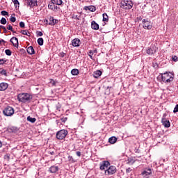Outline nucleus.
I'll return each mask as SVG.
<instances>
[{
	"mask_svg": "<svg viewBox=\"0 0 178 178\" xmlns=\"http://www.w3.org/2000/svg\"><path fill=\"white\" fill-rule=\"evenodd\" d=\"M17 99L19 102H30L33 99V96L28 93H22L17 95Z\"/></svg>",
	"mask_w": 178,
	"mask_h": 178,
	"instance_id": "obj_1",
	"label": "nucleus"
},
{
	"mask_svg": "<svg viewBox=\"0 0 178 178\" xmlns=\"http://www.w3.org/2000/svg\"><path fill=\"white\" fill-rule=\"evenodd\" d=\"M161 80L165 83H170L175 80V75L170 72H166L165 73L162 74Z\"/></svg>",
	"mask_w": 178,
	"mask_h": 178,
	"instance_id": "obj_2",
	"label": "nucleus"
},
{
	"mask_svg": "<svg viewBox=\"0 0 178 178\" xmlns=\"http://www.w3.org/2000/svg\"><path fill=\"white\" fill-rule=\"evenodd\" d=\"M133 1H122L120 3V7L122 8V9H131L133 8Z\"/></svg>",
	"mask_w": 178,
	"mask_h": 178,
	"instance_id": "obj_3",
	"label": "nucleus"
},
{
	"mask_svg": "<svg viewBox=\"0 0 178 178\" xmlns=\"http://www.w3.org/2000/svg\"><path fill=\"white\" fill-rule=\"evenodd\" d=\"M116 166L111 165L108 169H106L104 172V175L106 176H112V175H115L117 172Z\"/></svg>",
	"mask_w": 178,
	"mask_h": 178,
	"instance_id": "obj_4",
	"label": "nucleus"
},
{
	"mask_svg": "<svg viewBox=\"0 0 178 178\" xmlns=\"http://www.w3.org/2000/svg\"><path fill=\"white\" fill-rule=\"evenodd\" d=\"M3 113L5 116H13L15 113V109L13 107L7 106L3 111Z\"/></svg>",
	"mask_w": 178,
	"mask_h": 178,
	"instance_id": "obj_5",
	"label": "nucleus"
},
{
	"mask_svg": "<svg viewBox=\"0 0 178 178\" xmlns=\"http://www.w3.org/2000/svg\"><path fill=\"white\" fill-rule=\"evenodd\" d=\"M67 136V131L65 129L58 131L56 133V137L58 140H63Z\"/></svg>",
	"mask_w": 178,
	"mask_h": 178,
	"instance_id": "obj_6",
	"label": "nucleus"
},
{
	"mask_svg": "<svg viewBox=\"0 0 178 178\" xmlns=\"http://www.w3.org/2000/svg\"><path fill=\"white\" fill-rule=\"evenodd\" d=\"M143 29L145 30H151L152 29V23L148 19H144L142 21Z\"/></svg>",
	"mask_w": 178,
	"mask_h": 178,
	"instance_id": "obj_7",
	"label": "nucleus"
},
{
	"mask_svg": "<svg viewBox=\"0 0 178 178\" xmlns=\"http://www.w3.org/2000/svg\"><path fill=\"white\" fill-rule=\"evenodd\" d=\"M110 165H111V163H109V161H104L102 162V163L100 164L99 169L100 170H105V169H108Z\"/></svg>",
	"mask_w": 178,
	"mask_h": 178,
	"instance_id": "obj_8",
	"label": "nucleus"
},
{
	"mask_svg": "<svg viewBox=\"0 0 178 178\" xmlns=\"http://www.w3.org/2000/svg\"><path fill=\"white\" fill-rule=\"evenodd\" d=\"M10 42H12L13 47H15V48L19 47V40L16 37H13L10 40Z\"/></svg>",
	"mask_w": 178,
	"mask_h": 178,
	"instance_id": "obj_9",
	"label": "nucleus"
},
{
	"mask_svg": "<svg viewBox=\"0 0 178 178\" xmlns=\"http://www.w3.org/2000/svg\"><path fill=\"white\" fill-rule=\"evenodd\" d=\"M156 52V47L155 46H152L147 50V54L148 55H154Z\"/></svg>",
	"mask_w": 178,
	"mask_h": 178,
	"instance_id": "obj_10",
	"label": "nucleus"
},
{
	"mask_svg": "<svg viewBox=\"0 0 178 178\" xmlns=\"http://www.w3.org/2000/svg\"><path fill=\"white\" fill-rule=\"evenodd\" d=\"M161 123L163 124V126H164V127L165 128H168L170 127V122L168 120H166V118H163L161 119Z\"/></svg>",
	"mask_w": 178,
	"mask_h": 178,
	"instance_id": "obj_11",
	"label": "nucleus"
},
{
	"mask_svg": "<svg viewBox=\"0 0 178 178\" xmlns=\"http://www.w3.org/2000/svg\"><path fill=\"white\" fill-rule=\"evenodd\" d=\"M56 4H54V3H52V1H51V3H49L48 5V8L50 9L51 10H54V12L58 10V9H59L58 7H57V6H56Z\"/></svg>",
	"mask_w": 178,
	"mask_h": 178,
	"instance_id": "obj_12",
	"label": "nucleus"
},
{
	"mask_svg": "<svg viewBox=\"0 0 178 178\" xmlns=\"http://www.w3.org/2000/svg\"><path fill=\"white\" fill-rule=\"evenodd\" d=\"M58 23H59V21L58 19H54V17H49V22L48 23L49 26H55V24Z\"/></svg>",
	"mask_w": 178,
	"mask_h": 178,
	"instance_id": "obj_13",
	"label": "nucleus"
},
{
	"mask_svg": "<svg viewBox=\"0 0 178 178\" xmlns=\"http://www.w3.org/2000/svg\"><path fill=\"white\" fill-rule=\"evenodd\" d=\"M151 173H152V171L151 170L150 168H146L143 172H142V175L144 177H148V176H149V175H151Z\"/></svg>",
	"mask_w": 178,
	"mask_h": 178,
	"instance_id": "obj_14",
	"label": "nucleus"
},
{
	"mask_svg": "<svg viewBox=\"0 0 178 178\" xmlns=\"http://www.w3.org/2000/svg\"><path fill=\"white\" fill-rule=\"evenodd\" d=\"M81 44V41L79 38H74L72 41V45L74 47H79Z\"/></svg>",
	"mask_w": 178,
	"mask_h": 178,
	"instance_id": "obj_15",
	"label": "nucleus"
},
{
	"mask_svg": "<svg viewBox=\"0 0 178 178\" xmlns=\"http://www.w3.org/2000/svg\"><path fill=\"white\" fill-rule=\"evenodd\" d=\"M27 5L30 6V8L37 6V0H27Z\"/></svg>",
	"mask_w": 178,
	"mask_h": 178,
	"instance_id": "obj_16",
	"label": "nucleus"
},
{
	"mask_svg": "<svg viewBox=\"0 0 178 178\" xmlns=\"http://www.w3.org/2000/svg\"><path fill=\"white\" fill-rule=\"evenodd\" d=\"M58 170H59V167L55 166V165L51 166L49 169V172L50 173H56V172H58Z\"/></svg>",
	"mask_w": 178,
	"mask_h": 178,
	"instance_id": "obj_17",
	"label": "nucleus"
},
{
	"mask_svg": "<svg viewBox=\"0 0 178 178\" xmlns=\"http://www.w3.org/2000/svg\"><path fill=\"white\" fill-rule=\"evenodd\" d=\"M8 87V85L7 83H0V91H5L6 90H7Z\"/></svg>",
	"mask_w": 178,
	"mask_h": 178,
	"instance_id": "obj_18",
	"label": "nucleus"
},
{
	"mask_svg": "<svg viewBox=\"0 0 178 178\" xmlns=\"http://www.w3.org/2000/svg\"><path fill=\"white\" fill-rule=\"evenodd\" d=\"M84 10H90V12H95V10H97V8L94 6H85Z\"/></svg>",
	"mask_w": 178,
	"mask_h": 178,
	"instance_id": "obj_19",
	"label": "nucleus"
},
{
	"mask_svg": "<svg viewBox=\"0 0 178 178\" xmlns=\"http://www.w3.org/2000/svg\"><path fill=\"white\" fill-rule=\"evenodd\" d=\"M91 27L92 30H98L99 29V25L95 21H92Z\"/></svg>",
	"mask_w": 178,
	"mask_h": 178,
	"instance_id": "obj_20",
	"label": "nucleus"
},
{
	"mask_svg": "<svg viewBox=\"0 0 178 178\" xmlns=\"http://www.w3.org/2000/svg\"><path fill=\"white\" fill-rule=\"evenodd\" d=\"M26 51L29 55H34V54H35V51L34 50L33 46L29 47L26 49Z\"/></svg>",
	"mask_w": 178,
	"mask_h": 178,
	"instance_id": "obj_21",
	"label": "nucleus"
},
{
	"mask_svg": "<svg viewBox=\"0 0 178 178\" xmlns=\"http://www.w3.org/2000/svg\"><path fill=\"white\" fill-rule=\"evenodd\" d=\"M102 72H101L100 70H97L93 73V77H95V79H98V77L102 76Z\"/></svg>",
	"mask_w": 178,
	"mask_h": 178,
	"instance_id": "obj_22",
	"label": "nucleus"
},
{
	"mask_svg": "<svg viewBox=\"0 0 178 178\" xmlns=\"http://www.w3.org/2000/svg\"><path fill=\"white\" fill-rule=\"evenodd\" d=\"M116 141H118V138L115 136H112L108 139V143H110V144H115Z\"/></svg>",
	"mask_w": 178,
	"mask_h": 178,
	"instance_id": "obj_23",
	"label": "nucleus"
},
{
	"mask_svg": "<svg viewBox=\"0 0 178 178\" xmlns=\"http://www.w3.org/2000/svg\"><path fill=\"white\" fill-rule=\"evenodd\" d=\"M51 2L55 5L60 6L62 3H63V1L62 0H51Z\"/></svg>",
	"mask_w": 178,
	"mask_h": 178,
	"instance_id": "obj_24",
	"label": "nucleus"
},
{
	"mask_svg": "<svg viewBox=\"0 0 178 178\" xmlns=\"http://www.w3.org/2000/svg\"><path fill=\"white\" fill-rule=\"evenodd\" d=\"M21 34H23L24 35H27L28 37H30L31 35V33L29 32L28 30H22L20 31Z\"/></svg>",
	"mask_w": 178,
	"mask_h": 178,
	"instance_id": "obj_25",
	"label": "nucleus"
},
{
	"mask_svg": "<svg viewBox=\"0 0 178 178\" xmlns=\"http://www.w3.org/2000/svg\"><path fill=\"white\" fill-rule=\"evenodd\" d=\"M26 120H28V122H30L31 123H35L37 119H35V118H31V116H28Z\"/></svg>",
	"mask_w": 178,
	"mask_h": 178,
	"instance_id": "obj_26",
	"label": "nucleus"
},
{
	"mask_svg": "<svg viewBox=\"0 0 178 178\" xmlns=\"http://www.w3.org/2000/svg\"><path fill=\"white\" fill-rule=\"evenodd\" d=\"M79 72L77 69H73L71 70V74L72 76H77L79 74Z\"/></svg>",
	"mask_w": 178,
	"mask_h": 178,
	"instance_id": "obj_27",
	"label": "nucleus"
},
{
	"mask_svg": "<svg viewBox=\"0 0 178 178\" xmlns=\"http://www.w3.org/2000/svg\"><path fill=\"white\" fill-rule=\"evenodd\" d=\"M103 22H108L109 20V17H108V14L103 13Z\"/></svg>",
	"mask_w": 178,
	"mask_h": 178,
	"instance_id": "obj_28",
	"label": "nucleus"
},
{
	"mask_svg": "<svg viewBox=\"0 0 178 178\" xmlns=\"http://www.w3.org/2000/svg\"><path fill=\"white\" fill-rule=\"evenodd\" d=\"M38 45H40V46L44 45V39L42 38H39L38 39Z\"/></svg>",
	"mask_w": 178,
	"mask_h": 178,
	"instance_id": "obj_29",
	"label": "nucleus"
},
{
	"mask_svg": "<svg viewBox=\"0 0 178 178\" xmlns=\"http://www.w3.org/2000/svg\"><path fill=\"white\" fill-rule=\"evenodd\" d=\"M0 74L3 76H8V73H6V71L3 68H0Z\"/></svg>",
	"mask_w": 178,
	"mask_h": 178,
	"instance_id": "obj_30",
	"label": "nucleus"
},
{
	"mask_svg": "<svg viewBox=\"0 0 178 178\" xmlns=\"http://www.w3.org/2000/svg\"><path fill=\"white\" fill-rule=\"evenodd\" d=\"M7 30H10V31H12V33H16V31H15L13 30V27L12 26V25L9 24L8 26H7Z\"/></svg>",
	"mask_w": 178,
	"mask_h": 178,
	"instance_id": "obj_31",
	"label": "nucleus"
},
{
	"mask_svg": "<svg viewBox=\"0 0 178 178\" xmlns=\"http://www.w3.org/2000/svg\"><path fill=\"white\" fill-rule=\"evenodd\" d=\"M136 162V161L131 158L128 159V163L129 165H134V163Z\"/></svg>",
	"mask_w": 178,
	"mask_h": 178,
	"instance_id": "obj_32",
	"label": "nucleus"
},
{
	"mask_svg": "<svg viewBox=\"0 0 178 178\" xmlns=\"http://www.w3.org/2000/svg\"><path fill=\"white\" fill-rule=\"evenodd\" d=\"M5 54H6L8 56H10V55H12V51H10V49H6V50H5Z\"/></svg>",
	"mask_w": 178,
	"mask_h": 178,
	"instance_id": "obj_33",
	"label": "nucleus"
},
{
	"mask_svg": "<svg viewBox=\"0 0 178 178\" xmlns=\"http://www.w3.org/2000/svg\"><path fill=\"white\" fill-rule=\"evenodd\" d=\"M13 2L14 3L15 8H17V6H19V5H20V3H19L18 0H14Z\"/></svg>",
	"mask_w": 178,
	"mask_h": 178,
	"instance_id": "obj_34",
	"label": "nucleus"
},
{
	"mask_svg": "<svg viewBox=\"0 0 178 178\" xmlns=\"http://www.w3.org/2000/svg\"><path fill=\"white\" fill-rule=\"evenodd\" d=\"M1 15L2 16H8L9 15V13H8L6 10H3V11L1 12Z\"/></svg>",
	"mask_w": 178,
	"mask_h": 178,
	"instance_id": "obj_35",
	"label": "nucleus"
},
{
	"mask_svg": "<svg viewBox=\"0 0 178 178\" xmlns=\"http://www.w3.org/2000/svg\"><path fill=\"white\" fill-rule=\"evenodd\" d=\"M1 24H6V18L2 17L1 19L0 20Z\"/></svg>",
	"mask_w": 178,
	"mask_h": 178,
	"instance_id": "obj_36",
	"label": "nucleus"
},
{
	"mask_svg": "<svg viewBox=\"0 0 178 178\" xmlns=\"http://www.w3.org/2000/svg\"><path fill=\"white\" fill-rule=\"evenodd\" d=\"M10 21L12 22V23H15V22H16V17H13V16H11L10 17Z\"/></svg>",
	"mask_w": 178,
	"mask_h": 178,
	"instance_id": "obj_37",
	"label": "nucleus"
},
{
	"mask_svg": "<svg viewBox=\"0 0 178 178\" xmlns=\"http://www.w3.org/2000/svg\"><path fill=\"white\" fill-rule=\"evenodd\" d=\"M0 29H2L3 30V33H8V30L3 25H0Z\"/></svg>",
	"mask_w": 178,
	"mask_h": 178,
	"instance_id": "obj_38",
	"label": "nucleus"
},
{
	"mask_svg": "<svg viewBox=\"0 0 178 178\" xmlns=\"http://www.w3.org/2000/svg\"><path fill=\"white\" fill-rule=\"evenodd\" d=\"M68 161H70V162H76L72 156H68Z\"/></svg>",
	"mask_w": 178,
	"mask_h": 178,
	"instance_id": "obj_39",
	"label": "nucleus"
},
{
	"mask_svg": "<svg viewBox=\"0 0 178 178\" xmlns=\"http://www.w3.org/2000/svg\"><path fill=\"white\" fill-rule=\"evenodd\" d=\"M94 52L95 51H92V50L89 51V56H90V59H92V55H94Z\"/></svg>",
	"mask_w": 178,
	"mask_h": 178,
	"instance_id": "obj_40",
	"label": "nucleus"
},
{
	"mask_svg": "<svg viewBox=\"0 0 178 178\" xmlns=\"http://www.w3.org/2000/svg\"><path fill=\"white\" fill-rule=\"evenodd\" d=\"M19 26L21 27V29H24L25 26V24L24 22H19Z\"/></svg>",
	"mask_w": 178,
	"mask_h": 178,
	"instance_id": "obj_41",
	"label": "nucleus"
},
{
	"mask_svg": "<svg viewBox=\"0 0 178 178\" xmlns=\"http://www.w3.org/2000/svg\"><path fill=\"white\" fill-rule=\"evenodd\" d=\"M174 113H177L178 112V104H177L173 110Z\"/></svg>",
	"mask_w": 178,
	"mask_h": 178,
	"instance_id": "obj_42",
	"label": "nucleus"
},
{
	"mask_svg": "<svg viewBox=\"0 0 178 178\" xmlns=\"http://www.w3.org/2000/svg\"><path fill=\"white\" fill-rule=\"evenodd\" d=\"M131 172H133V169H131V168H128L126 169V173H131Z\"/></svg>",
	"mask_w": 178,
	"mask_h": 178,
	"instance_id": "obj_43",
	"label": "nucleus"
},
{
	"mask_svg": "<svg viewBox=\"0 0 178 178\" xmlns=\"http://www.w3.org/2000/svg\"><path fill=\"white\" fill-rule=\"evenodd\" d=\"M6 63V60L5 59H0V65H3Z\"/></svg>",
	"mask_w": 178,
	"mask_h": 178,
	"instance_id": "obj_44",
	"label": "nucleus"
},
{
	"mask_svg": "<svg viewBox=\"0 0 178 178\" xmlns=\"http://www.w3.org/2000/svg\"><path fill=\"white\" fill-rule=\"evenodd\" d=\"M35 90L37 91H38V92H41V91H42V88L38 86V87L35 88Z\"/></svg>",
	"mask_w": 178,
	"mask_h": 178,
	"instance_id": "obj_45",
	"label": "nucleus"
},
{
	"mask_svg": "<svg viewBox=\"0 0 178 178\" xmlns=\"http://www.w3.org/2000/svg\"><path fill=\"white\" fill-rule=\"evenodd\" d=\"M153 67H155L156 69H158V63H152Z\"/></svg>",
	"mask_w": 178,
	"mask_h": 178,
	"instance_id": "obj_46",
	"label": "nucleus"
},
{
	"mask_svg": "<svg viewBox=\"0 0 178 178\" xmlns=\"http://www.w3.org/2000/svg\"><path fill=\"white\" fill-rule=\"evenodd\" d=\"M37 35H38V37H42L43 33L41 31H38L37 32Z\"/></svg>",
	"mask_w": 178,
	"mask_h": 178,
	"instance_id": "obj_47",
	"label": "nucleus"
},
{
	"mask_svg": "<svg viewBox=\"0 0 178 178\" xmlns=\"http://www.w3.org/2000/svg\"><path fill=\"white\" fill-rule=\"evenodd\" d=\"M177 59H178V58H177V56H174L172 57V60H173V62H177Z\"/></svg>",
	"mask_w": 178,
	"mask_h": 178,
	"instance_id": "obj_48",
	"label": "nucleus"
},
{
	"mask_svg": "<svg viewBox=\"0 0 178 178\" xmlns=\"http://www.w3.org/2000/svg\"><path fill=\"white\" fill-rule=\"evenodd\" d=\"M65 55H66L65 53H63V52H60V54H59V56H61V58H64L65 57Z\"/></svg>",
	"mask_w": 178,
	"mask_h": 178,
	"instance_id": "obj_49",
	"label": "nucleus"
},
{
	"mask_svg": "<svg viewBox=\"0 0 178 178\" xmlns=\"http://www.w3.org/2000/svg\"><path fill=\"white\" fill-rule=\"evenodd\" d=\"M2 42H3V44H6V41H5L3 39H1V40H0V45H1V44H2Z\"/></svg>",
	"mask_w": 178,
	"mask_h": 178,
	"instance_id": "obj_50",
	"label": "nucleus"
},
{
	"mask_svg": "<svg viewBox=\"0 0 178 178\" xmlns=\"http://www.w3.org/2000/svg\"><path fill=\"white\" fill-rule=\"evenodd\" d=\"M76 154L77 156H81V152L78 151L76 152Z\"/></svg>",
	"mask_w": 178,
	"mask_h": 178,
	"instance_id": "obj_51",
	"label": "nucleus"
},
{
	"mask_svg": "<svg viewBox=\"0 0 178 178\" xmlns=\"http://www.w3.org/2000/svg\"><path fill=\"white\" fill-rule=\"evenodd\" d=\"M72 19H76V20H80V19L77 17V15L72 17Z\"/></svg>",
	"mask_w": 178,
	"mask_h": 178,
	"instance_id": "obj_52",
	"label": "nucleus"
},
{
	"mask_svg": "<svg viewBox=\"0 0 178 178\" xmlns=\"http://www.w3.org/2000/svg\"><path fill=\"white\" fill-rule=\"evenodd\" d=\"M135 152L140 154V150L137 148L135 149Z\"/></svg>",
	"mask_w": 178,
	"mask_h": 178,
	"instance_id": "obj_53",
	"label": "nucleus"
},
{
	"mask_svg": "<svg viewBox=\"0 0 178 178\" xmlns=\"http://www.w3.org/2000/svg\"><path fill=\"white\" fill-rule=\"evenodd\" d=\"M44 23H47V24H48V19H44Z\"/></svg>",
	"mask_w": 178,
	"mask_h": 178,
	"instance_id": "obj_54",
	"label": "nucleus"
},
{
	"mask_svg": "<svg viewBox=\"0 0 178 178\" xmlns=\"http://www.w3.org/2000/svg\"><path fill=\"white\" fill-rule=\"evenodd\" d=\"M67 120V118H65L63 120V122L65 123Z\"/></svg>",
	"mask_w": 178,
	"mask_h": 178,
	"instance_id": "obj_55",
	"label": "nucleus"
},
{
	"mask_svg": "<svg viewBox=\"0 0 178 178\" xmlns=\"http://www.w3.org/2000/svg\"><path fill=\"white\" fill-rule=\"evenodd\" d=\"M2 147V142L0 140V148Z\"/></svg>",
	"mask_w": 178,
	"mask_h": 178,
	"instance_id": "obj_56",
	"label": "nucleus"
},
{
	"mask_svg": "<svg viewBox=\"0 0 178 178\" xmlns=\"http://www.w3.org/2000/svg\"><path fill=\"white\" fill-rule=\"evenodd\" d=\"M56 84V82H55V81H53V83H52V85L53 86H55Z\"/></svg>",
	"mask_w": 178,
	"mask_h": 178,
	"instance_id": "obj_57",
	"label": "nucleus"
},
{
	"mask_svg": "<svg viewBox=\"0 0 178 178\" xmlns=\"http://www.w3.org/2000/svg\"><path fill=\"white\" fill-rule=\"evenodd\" d=\"M51 155H54V152H52L51 153Z\"/></svg>",
	"mask_w": 178,
	"mask_h": 178,
	"instance_id": "obj_58",
	"label": "nucleus"
},
{
	"mask_svg": "<svg viewBox=\"0 0 178 178\" xmlns=\"http://www.w3.org/2000/svg\"><path fill=\"white\" fill-rule=\"evenodd\" d=\"M139 19H140V20H141V17H140V18H139Z\"/></svg>",
	"mask_w": 178,
	"mask_h": 178,
	"instance_id": "obj_59",
	"label": "nucleus"
},
{
	"mask_svg": "<svg viewBox=\"0 0 178 178\" xmlns=\"http://www.w3.org/2000/svg\"><path fill=\"white\" fill-rule=\"evenodd\" d=\"M12 1H13V2L14 0H12Z\"/></svg>",
	"mask_w": 178,
	"mask_h": 178,
	"instance_id": "obj_60",
	"label": "nucleus"
}]
</instances>
